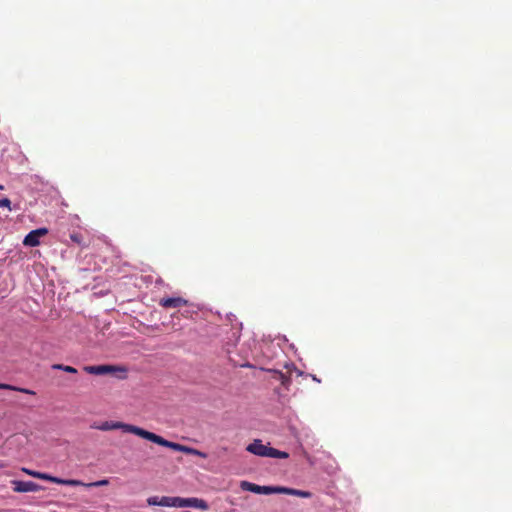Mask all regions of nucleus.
I'll return each mask as SVG.
<instances>
[{
    "label": "nucleus",
    "instance_id": "ddd939ff",
    "mask_svg": "<svg viewBox=\"0 0 512 512\" xmlns=\"http://www.w3.org/2000/svg\"><path fill=\"white\" fill-rule=\"evenodd\" d=\"M0 389L4 390H12V391H18L25 394L35 395V392L33 390L27 389V388H20L16 387L10 384L0 383Z\"/></svg>",
    "mask_w": 512,
    "mask_h": 512
},
{
    "label": "nucleus",
    "instance_id": "9b49d317",
    "mask_svg": "<svg viewBox=\"0 0 512 512\" xmlns=\"http://www.w3.org/2000/svg\"><path fill=\"white\" fill-rule=\"evenodd\" d=\"M108 484H109L108 479H102V480H99L96 482H91V483H83V482L77 481V480H66V486L67 485H81L86 488L106 486Z\"/></svg>",
    "mask_w": 512,
    "mask_h": 512
},
{
    "label": "nucleus",
    "instance_id": "4468645a",
    "mask_svg": "<svg viewBox=\"0 0 512 512\" xmlns=\"http://www.w3.org/2000/svg\"><path fill=\"white\" fill-rule=\"evenodd\" d=\"M70 239L74 243H76V244H78L80 246H83V247L88 246V242L86 241V238L81 233H75V232L71 233L70 234Z\"/></svg>",
    "mask_w": 512,
    "mask_h": 512
},
{
    "label": "nucleus",
    "instance_id": "39448f33",
    "mask_svg": "<svg viewBox=\"0 0 512 512\" xmlns=\"http://www.w3.org/2000/svg\"><path fill=\"white\" fill-rule=\"evenodd\" d=\"M84 370L93 375H106V374H114L116 372H121L123 374L126 373V368L115 366V365H94V366H85ZM120 378H125V375L119 376Z\"/></svg>",
    "mask_w": 512,
    "mask_h": 512
},
{
    "label": "nucleus",
    "instance_id": "1a4fd4ad",
    "mask_svg": "<svg viewBox=\"0 0 512 512\" xmlns=\"http://www.w3.org/2000/svg\"><path fill=\"white\" fill-rule=\"evenodd\" d=\"M12 484L15 492H31L37 489V484L31 481H13Z\"/></svg>",
    "mask_w": 512,
    "mask_h": 512
},
{
    "label": "nucleus",
    "instance_id": "f3484780",
    "mask_svg": "<svg viewBox=\"0 0 512 512\" xmlns=\"http://www.w3.org/2000/svg\"><path fill=\"white\" fill-rule=\"evenodd\" d=\"M65 370H66V373H76V369L73 368L72 366H67L66 365Z\"/></svg>",
    "mask_w": 512,
    "mask_h": 512
},
{
    "label": "nucleus",
    "instance_id": "a211bd4d",
    "mask_svg": "<svg viewBox=\"0 0 512 512\" xmlns=\"http://www.w3.org/2000/svg\"><path fill=\"white\" fill-rule=\"evenodd\" d=\"M53 368H54V369H63V370H64V365H62V364H56V365H53Z\"/></svg>",
    "mask_w": 512,
    "mask_h": 512
},
{
    "label": "nucleus",
    "instance_id": "2eb2a0df",
    "mask_svg": "<svg viewBox=\"0 0 512 512\" xmlns=\"http://www.w3.org/2000/svg\"><path fill=\"white\" fill-rule=\"evenodd\" d=\"M276 374L277 379L281 382V384L287 387L290 383V377L280 371H276Z\"/></svg>",
    "mask_w": 512,
    "mask_h": 512
},
{
    "label": "nucleus",
    "instance_id": "423d86ee",
    "mask_svg": "<svg viewBox=\"0 0 512 512\" xmlns=\"http://www.w3.org/2000/svg\"><path fill=\"white\" fill-rule=\"evenodd\" d=\"M240 487L244 491L253 492L256 494H278L279 486H260L248 481H241Z\"/></svg>",
    "mask_w": 512,
    "mask_h": 512
},
{
    "label": "nucleus",
    "instance_id": "6e6552de",
    "mask_svg": "<svg viewBox=\"0 0 512 512\" xmlns=\"http://www.w3.org/2000/svg\"><path fill=\"white\" fill-rule=\"evenodd\" d=\"M189 301L183 297H164L159 300V305L163 308H181L187 306Z\"/></svg>",
    "mask_w": 512,
    "mask_h": 512
},
{
    "label": "nucleus",
    "instance_id": "7ed1b4c3",
    "mask_svg": "<svg viewBox=\"0 0 512 512\" xmlns=\"http://www.w3.org/2000/svg\"><path fill=\"white\" fill-rule=\"evenodd\" d=\"M246 450L254 455L261 457H271V458H281L286 459L289 457V454L284 451L277 450L273 447H269L264 445L261 440H254L251 444H249Z\"/></svg>",
    "mask_w": 512,
    "mask_h": 512
},
{
    "label": "nucleus",
    "instance_id": "f257e3e1",
    "mask_svg": "<svg viewBox=\"0 0 512 512\" xmlns=\"http://www.w3.org/2000/svg\"><path fill=\"white\" fill-rule=\"evenodd\" d=\"M147 503L150 506H163V507H193L200 510H207L209 508L208 503L200 498H181V497H170V496H152L147 499Z\"/></svg>",
    "mask_w": 512,
    "mask_h": 512
},
{
    "label": "nucleus",
    "instance_id": "6ab92c4d",
    "mask_svg": "<svg viewBox=\"0 0 512 512\" xmlns=\"http://www.w3.org/2000/svg\"><path fill=\"white\" fill-rule=\"evenodd\" d=\"M189 312H190V311H188V310L184 311V312H183V316L187 317Z\"/></svg>",
    "mask_w": 512,
    "mask_h": 512
},
{
    "label": "nucleus",
    "instance_id": "dca6fc26",
    "mask_svg": "<svg viewBox=\"0 0 512 512\" xmlns=\"http://www.w3.org/2000/svg\"><path fill=\"white\" fill-rule=\"evenodd\" d=\"M0 207H6L9 210H11V201L6 197L1 198L0 199Z\"/></svg>",
    "mask_w": 512,
    "mask_h": 512
},
{
    "label": "nucleus",
    "instance_id": "20e7f679",
    "mask_svg": "<svg viewBox=\"0 0 512 512\" xmlns=\"http://www.w3.org/2000/svg\"><path fill=\"white\" fill-rule=\"evenodd\" d=\"M150 441L160 446L167 447L175 451L183 452L185 454L194 455L201 458H207V454L200 450L176 442L168 441L155 433H152Z\"/></svg>",
    "mask_w": 512,
    "mask_h": 512
},
{
    "label": "nucleus",
    "instance_id": "f03ea898",
    "mask_svg": "<svg viewBox=\"0 0 512 512\" xmlns=\"http://www.w3.org/2000/svg\"><path fill=\"white\" fill-rule=\"evenodd\" d=\"M97 429L102 431H109V430H116L121 429L124 432L132 433L134 435H137L143 439H146L148 441L151 440V436L153 432L147 431L143 428H140L135 425L126 424L123 422H112V421H105L101 423L100 425L96 426Z\"/></svg>",
    "mask_w": 512,
    "mask_h": 512
},
{
    "label": "nucleus",
    "instance_id": "aec40b11",
    "mask_svg": "<svg viewBox=\"0 0 512 512\" xmlns=\"http://www.w3.org/2000/svg\"><path fill=\"white\" fill-rule=\"evenodd\" d=\"M0 189H3V186H2V185H0Z\"/></svg>",
    "mask_w": 512,
    "mask_h": 512
},
{
    "label": "nucleus",
    "instance_id": "f8f14e48",
    "mask_svg": "<svg viewBox=\"0 0 512 512\" xmlns=\"http://www.w3.org/2000/svg\"><path fill=\"white\" fill-rule=\"evenodd\" d=\"M22 470L26 474H28L30 476H33L35 478L51 480V481L59 483V484H64V480L63 479L55 478V477L49 476L48 474L32 471V470H29V469H26V468H23Z\"/></svg>",
    "mask_w": 512,
    "mask_h": 512
},
{
    "label": "nucleus",
    "instance_id": "0eeeda50",
    "mask_svg": "<svg viewBox=\"0 0 512 512\" xmlns=\"http://www.w3.org/2000/svg\"><path fill=\"white\" fill-rule=\"evenodd\" d=\"M48 233L46 228H39L30 231L24 238L23 244L29 247H35L40 244V238Z\"/></svg>",
    "mask_w": 512,
    "mask_h": 512
},
{
    "label": "nucleus",
    "instance_id": "9d476101",
    "mask_svg": "<svg viewBox=\"0 0 512 512\" xmlns=\"http://www.w3.org/2000/svg\"><path fill=\"white\" fill-rule=\"evenodd\" d=\"M278 494L293 495V496H297V497H301V498H311L312 497V493L309 491L298 490V489L282 487V486H279Z\"/></svg>",
    "mask_w": 512,
    "mask_h": 512
}]
</instances>
